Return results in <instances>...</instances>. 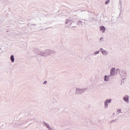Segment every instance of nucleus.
<instances>
[{
    "label": "nucleus",
    "instance_id": "obj_28",
    "mask_svg": "<svg viewBox=\"0 0 130 130\" xmlns=\"http://www.w3.org/2000/svg\"><path fill=\"white\" fill-rule=\"evenodd\" d=\"M93 19H94V18H91V20H93Z\"/></svg>",
    "mask_w": 130,
    "mask_h": 130
},
{
    "label": "nucleus",
    "instance_id": "obj_27",
    "mask_svg": "<svg viewBox=\"0 0 130 130\" xmlns=\"http://www.w3.org/2000/svg\"><path fill=\"white\" fill-rule=\"evenodd\" d=\"M92 20H90V22H92Z\"/></svg>",
    "mask_w": 130,
    "mask_h": 130
},
{
    "label": "nucleus",
    "instance_id": "obj_25",
    "mask_svg": "<svg viewBox=\"0 0 130 130\" xmlns=\"http://www.w3.org/2000/svg\"><path fill=\"white\" fill-rule=\"evenodd\" d=\"M119 3H120V5L121 6V5H122L121 1H120Z\"/></svg>",
    "mask_w": 130,
    "mask_h": 130
},
{
    "label": "nucleus",
    "instance_id": "obj_19",
    "mask_svg": "<svg viewBox=\"0 0 130 130\" xmlns=\"http://www.w3.org/2000/svg\"><path fill=\"white\" fill-rule=\"evenodd\" d=\"M118 119H115L114 120H113L111 121V123H112L113 122L114 123L115 122H116V121H117Z\"/></svg>",
    "mask_w": 130,
    "mask_h": 130
},
{
    "label": "nucleus",
    "instance_id": "obj_15",
    "mask_svg": "<svg viewBox=\"0 0 130 130\" xmlns=\"http://www.w3.org/2000/svg\"><path fill=\"white\" fill-rule=\"evenodd\" d=\"M102 54H104V55H107L108 54V52L105 50H103V51H102Z\"/></svg>",
    "mask_w": 130,
    "mask_h": 130
},
{
    "label": "nucleus",
    "instance_id": "obj_23",
    "mask_svg": "<svg viewBox=\"0 0 130 130\" xmlns=\"http://www.w3.org/2000/svg\"><path fill=\"white\" fill-rule=\"evenodd\" d=\"M103 40V38H101L100 39V42H102L101 40Z\"/></svg>",
    "mask_w": 130,
    "mask_h": 130
},
{
    "label": "nucleus",
    "instance_id": "obj_29",
    "mask_svg": "<svg viewBox=\"0 0 130 130\" xmlns=\"http://www.w3.org/2000/svg\"><path fill=\"white\" fill-rule=\"evenodd\" d=\"M81 12H83V11H81Z\"/></svg>",
    "mask_w": 130,
    "mask_h": 130
},
{
    "label": "nucleus",
    "instance_id": "obj_2",
    "mask_svg": "<svg viewBox=\"0 0 130 130\" xmlns=\"http://www.w3.org/2000/svg\"><path fill=\"white\" fill-rule=\"evenodd\" d=\"M65 23L68 25L67 27H68L69 29H72V28H76V27H77L76 26V22L71 20L70 19H66L65 21Z\"/></svg>",
    "mask_w": 130,
    "mask_h": 130
},
{
    "label": "nucleus",
    "instance_id": "obj_16",
    "mask_svg": "<svg viewBox=\"0 0 130 130\" xmlns=\"http://www.w3.org/2000/svg\"><path fill=\"white\" fill-rule=\"evenodd\" d=\"M100 53V50H98L96 51H95L93 53V55H97V54H99Z\"/></svg>",
    "mask_w": 130,
    "mask_h": 130
},
{
    "label": "nucleus",
    "instance_id": "obj_17",
    "mask_svg": "<svg viewBox=\"0 0 130 130\" xmlns=\"http://www.w3.org/2000/svg\"><path fill=\"white\" fill-rule=\"evenodd\" d=\"M104 104H105V108H108V103H107V102H106V101H105Z\"/></svg>",
    "mask_w": 130,
    "mask_h": 130
},
{
    "label": "nucleus",
    "instance_id": "obj_12",
    "mask_svg": "<svg viewBox=\"0 0 130 130\" xmlns=\"http://www.w3.org/2000/svg\"><path fill=\"white\" fill-rule=\"evenodd\" d=\"M100 29L102 31V33H105V30H106V28L104 27V26H100Z\"/></svg>",
    "mask_w": 130,
    "mask_h": 130
},
{
    "label": "nucleus",
    "instance_id": "obj_21",
    "mask_svg": "<svg viewBox=\"0 0 130 130\" xmlns=\"http://www.w3.org/2000/svg\"><path fill=\"white\" fill-rule=\"evenodd\" d=\"M109 3V0H107V1L105 2V5H108Z\"/></svg>",
    "mask_w": 130,
    "mask_h": 130
},
{
    "label": "nucleus",
    "instance_id": "obj_8",
    "mask_svg": "<svg viewBox=\"0 0 130 130\" xmlns=\"http://www.w3.org/2000/svg\"><path fill=\"white\" fill-rule=\"evenodd\" d=\"M110 76H115V68H113L111 69Z\"/></svg>",
    "mask_w": 130,
    "mask_h": 130
},
{
    "label": "nucleus",
    "instance_id": "obj_6",
    "mask_svg": "<svg viewBox=\"0 0 130 130\" xmlns=\"http://www.w3.org/2000/svg\"><path fill=\"white\" fill-rule=\"evenodd\" d=\"M123 100H124V102H126V103H129V96L127 95H125L123 97Z\"/></svg>",
    "mask_w": 130,
    "mask_h": 130
},
{
    "label": "nucleus",
    "instance_id": "obj_1",
    "mask_svg": "<svg viewBox=\"0 0 130 130\" xmlns=\"http://www.w3.org/2000/svg\"><path fill=\"white\" fill-rule=\"evenodd\" d=\"M29 121V124H32L34 122H36V118H30L28 120L26 117L21 118H15L13 121V124L15 127H19L20 126H22V127H27V123Z\"/></svg>",
    "mask_w": 130,
    "mask_h": 130
},
{
    "label": "nucleus",
    "instance_id": "obj_10",
    "mask_svg": "<svg viewBox=\"0 0 130 130\" xmlns=\"http://www.w3.org/2000/svg\"><path fill=\"white\" fill-rule=\"evenodd\" d=\"M43 123L45 125V126H46L47 128H48L49 130H52V128L50 127V126L48 124V123H47L45 121H44Z\"/></svg>",
    "mask_w": 130,
    "mask_h": 130
},
{
    "label": "nucleus",
    "instance_id": "obj_14",
    "mask_svg": "<svg viewBox=\"0 0 130 130\" xmlns=\"http://www.w3.org/2000/svg\"><path fill=\"white\" fill-rule=\"evenodd\" d=\"M10 60L12 61V62H15V57H14V55H12L10 56Z\"/></svg>",
    "mask_w": 130,
    "mask_h": 130
},
{
    "label": "nucleus",
    "instance_id": "obj_22",
    "mask_svg": "<svg viewBox=\"0 0 130 130\" xmlns=\"http://www.w3.org/2000/svg\"><path fill=\"white\" fill-rule=\"evenodd\" d=\"M119 112V113H120V111H121V109H119L117 110V112Z\"/></svg>",
    "mask_w": 130,
    "mask_h": 130
},
{
    "label": "nucleus",
    "instance_id": "obj_7",
    "mask_svg": "<svg viewBox=\"0 0 130 130\" xmlns=\"http://www.w3.org/2000/svg\"><path fill=\"white\" fill-rule=\"evenodd\" d=\"M117 23V19L114 17H112L111 19V24L115 25Z\"/></svg>",
    "mask_w": 130,
    "mask_h": 130
},
{
    "label": "nucleus",
    "instance_id": "obj_24",
    "mask_svg": "<svg viewBox=\"0 0 130 130\" xmlns=\"http://www.w3.org/2000/svg\"><path fill=\"white\" fill-rule=\"evenodd\" d=\"M100 50H101V52H102V51H103V50H103V48H101L100 49Z\"/></svg>",
    "mask_w": 130,
    "mask_h": 130
},
{
    "label": "nucleus",
    "instance_id": "obj_13",
    "mask_svg": "<svg viewBox=\"0 0 130 130\" xmlns=\"http://www.w3.org/2000/svg\"><path fill=\"white\" fill-rule=\"evenodd\" d=\"M109 77H110V76L105 75L104 76L105 82H108L109 81Z\"/></svg>",
    "mask_w": 130,
    "mask_h": 130
},
{
    "label": "nucleus",
    "instance_id": "obj_4",
    "mask_svg": "<svg viewBox=\"0 0 130 130\" xmlns=\"http://www.w3.org/2000/svg\"><path fill=\"white\" fill-rule=\"evenodd\" d=\"M86 90H87V88H81H81H76L75 93L77 95L81 94L82 93H84V92H86Z\"/></svg>",
    "mask_w": 130,
    "mask_h": 130
},
{
    "label": "nucleus",
    "instance_id": "obj_20",
    "mask_svg": "<svg viewBox=\"0 0 130 130\" xmlns=\"http://www.w3.org/2000/svg\"><path fill=\"white\" fill-rule=\"evenodd\" d=\"M43 85H47V81H45L43 83Z\"/></svg>",
    "mask_w": 130,
    "mask_h": 130
},
{
    "label": "nucleus",
    "instance_id": "obj_3",
    "mask_svg": "<svg viewBox=\"0 0 130 130\" xmlns=\"http://www.w3.org/2000/svg\"><path fill=\"white\" fill-rule=\"evenodd\" d=\"M116 71L119 73L121 78H126L127 76V72L123 69L120 70L119 69H117Z\"/></svg>",
    "mask_w": 130,
    "mask_h": 130
},
{
    "label": "nucleus",
    "instance_id": "obj_9",
    "mask_svg": "<svg viewBox=\"0 0 130 130\" xmlns=\"http://www.w3.org/2000/svg\"><path fill=\"white\" fill-rule=\"evenodd\" d=\"M39 55H41L42 56H45V57L47 56V53H46V50L44 51H41L40 52Z\"/></svg>",
    "mask_w": 130,
    "mask_h": 130
},
{
    "label": "nucleus",
    "instance_id": "obj_18",
    "mask_svg": "<svg viewBox=\"0 0 130 130\" xmlns=\"http://www.w3.org/2000/svg\"><path fill=\"white\" fill-rule=\"evenodd\" d=\"M106 101L107 102V103H108V104L111 103V101H112V99H107V100H106Z\"/></svg>",
    "mask_w": 130,
    "mask_h": 130
},
{
    "label": "nucleus",
    "instance_id": "obj_11",
    "mask_svg": "<svg viewBox=\"0 0 130 130\" xmlns=\"http://www.w3.org/2000/svg\"><path fill=\"white\" fill-rule=\"evenodd\" d=\"M86 24V22H83L82 21H77V25L79 26H84Z\"/></svg>",
    "mask_w": 130,
    "mask_h": 130
},
{
    "label": "nucleus",
    "instance_id": "obj_5",
    "mask_svg": "<svg viewBox=\"0 0 130 130\" xmlns=\"http://www.w3.org/2000/svg\"><path fill=\"white\" fill-rule=\"evenodd\" d=\"M47 56L48 55H53L55 52L52 50H46Z\"/></svg>",
    "mask_w": 130,
    "mask_h": 130
},
{
    "label": "nucleus",
    "instance_id": "obj_26",
    "mask_svg": "<svg viewBox=\"0 0 130 130\" xmlns=\"http://www.w3.org/2000/svg\"><path fill=\"white\" fill-rule=\"evenodd\" d=\"M32 26H36V24H31Z\"/></svg>",
    "mask_w": 130,
    "mask_h": 130
}]
</instances>
